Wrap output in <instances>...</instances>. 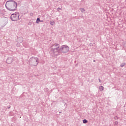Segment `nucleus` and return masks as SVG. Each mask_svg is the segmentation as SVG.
I'll list each match as a JSON object with an SVG mask.
<instances>
[{"label":"nucleus","mask_w":126,"mask_h":126,"mask_svg":"<svg viewBox=\"0 0 126 126\" xmlns=\"http://www.w3.org/2000/svg\"><path fill=\"white\" fill-rule=\"evenodd\" d=\"M50 48H51L50 55L52 57H57L60 55V44L55 43L53 44Z\"/></svg>","instance_id":"obj_1"},{"label":"nucleus","mask_w":126,"mask_h":126,"mask_svg":"<svg viewBox=\"0 0 126 126\" xmlns=\"http://www.w3.org/2000/svg\"><path fill=\"white\" fill-rule=\"evenodd\" d=\"M5 7L8 10L14 11L17 8V3L13 0H10L6 2Z\"/></svg>","instance_id":"obj_2"},{"label":"nucleus","mask_w":126,"mask_h":126,"mask_svg":"<svg viewBox=\"0 0 126 126\" xmlns=\"http://www.w3.org/2000/svg\"><path fill=\"white\" fill-rule=\"evenodd\" d=\"M39 63V58L37 57H32L30 60V64L32 66H36Z\"/></svg>","instance_id":"obj_3"},{"label":"nucleus","mask_w":126,"mask_h":126,"mask_svg":"<svg viewBox=\"0 0 126 126\" xmlns=\"http://www.w3.org/2000/svg\"><path fill=\"white\" fill-rule=\"evenodd\" d=\"M19 19V13L15 12L11 15V20L12 21H17Z\"/></svg>","instance_id":"obj_4"},{"label":"nucleus","mask_w":126,"mask_h":126,"mask_svg":"<svg viewBox=\"0 0 126 126\" xmlns=\"http://www.w3.org/2000/svg\"><path fill=\"white\" fill-rule=\"evenodd\" d=\"M59 50H60L62 53H67V52L69 51V47L66 45H63Z\"/></svg>","instance_id":"obj_5"},{"label":"nucleus","mask_w":126,"mask_h":126,"mask_svg":"<svg viewBox=\"0 0 126 126\" xmlns=\"http://www.w3.org/2000/svg\"><path fill=\"white\" fill-rule=\"evenodd\" d=\"M6 63H12V59L11 58H8L6 60Z\"/></svg>","instance_id":"obj_6"},{"label":"nucleus","mask_w":126,"mask_h":126,"mask_svg":"<svg viewBox=\"0 0 126 126\" xmlns=\"http://www.w3.org/2000/svg\"><path fill=\"white\" fill-rule=\"evenodd\" d=\"M17 42L18 43H22V42H23V38L22 37H19V38H18Z\"/></svg>","instance_id":"obj_7"},{"label":"nucleus","mask_w":126,"mask_h":126,"mask_svg":"<svg viewBox=\"0 0 126 126\" xmlns=\"http://www.w3.org/2000/svg\"><path fill=\"white\" fill-rule=\"evenodd\" d=\"M99 89L100 91H103V90H104V87H103L102 86H100L99 87Z\"/></svg>","instance_id":"obj_8"},{"label":"nucleus","mask_w":126,"mask_h":126,"mask_svg":"<svg viewBox=\"0 0 126 126\" xmlns=\"http://www.w3.org/2000/svg\"><path fill=\"white\" fill-rule=\"evenodd\" d=\"M88 121L87 120H86V119H85V120H84L83 121V124H87V123H88Z\"/></svg>","instance_id":"obj_9"},{"label":"nucleus","mask_w":126,"mask_h":126,"mask_svg":"<svg viewBox=\"0 0 126 126\" xmlns=\"http://www.w3.org/2000/svg\"><path fill=\"white\" fill-rule=\"evenodd\" d=\"M40 21H41V20H40V18H38L36 20V23H39V22H40Z\"/></svg>","instance_id":"obj_10"},{"label":"nucleus","mask_w":126,"mask_h":126,"mask_svg":"<svg viewBox=\"0 0 126 126\" xmlns=\"http://www.w3.org/2000/svg\"><path fill=\"white\" fill-rule=\"evenodd\" d=\"M50 24H51V25H54V24H55V21H51L50 22Z\"/></svg>","instance_id":"obj_11"},{"label":"nucleus","mask_w":126,"mask_h":126,"mask_svg":"<svg viewBox=\"0 0 126 126\" xmlns=\"http://www.w3.org/2000/svg\"><path fill=\"white\" fill-rule=\"evenodd\" d=\"M80 10L82 12H85V9H84V8H81Z\"/></svg>","instance_id":"obj_12"},{"label":"nucleus","mask_w":126,"mask_h":126,"mask_svg":"<svg viewBox=\"0 0 126 126\" xmlns=\"http://www.w3.org/2000/svg\"><path fill=\"white\" fill-rule=\"evenodd\" d=\"M125 65H126V64L125 63H123V64H121V67H123L125 66Z\"/></svg>","instance_id":"obj_13"},{"label":"nucleus","mask_w":126,"mask_h":126,"mask_svg":"<svg viewBox=\"0 0 126 126\" xmlns=\"http://www.w3.org/2000/svg\"><path fill=\"white\" fill-rule=\"evenodd\" d=\"M60 9L61 10V9H62L61 8H60V7H58V8H57V11H60Z\"/></svg>","instance_id":"obj_14"},{"label":"nucleus","mask_w":126,"mask_h":126,"mask_svg":"<svg viewBox=\"0 0 126 126\" xmlns=\"http://www.w3.org/2000/svg\"><path fill=\"white\" fill-rule=\"evenodd\" d=\"M119 124V123L118 122H115V125H118Z\"/></svg>","instance_id":"obj_15"},{"label":"nucleus","mask_w":126,"mask_h":126,"mask_svg":"<svg viewBox=\"0 0 126 126\" xmlns=\"http://www.w3.org/2000/svg\"><path fill=\"white\" fill-rule=\"evenodd\" d=\"M98 80H99V82H100V83H101V79H98Z\"/></svg>","instance_id":"obj_16"},{"label":"nucleus","mask_w":126,"mask_h":126,"mask_svg":"<svg viewBox=\"0 0 126 126\" xmlns=\"http://www.w3.org/2000/svg\"><path fill=\"white\" fill-rule=\"evenodd\" d=\"M40 22H43V21H40Z\"/></svg>","instance_id":"obj_17"},{"label":"nucleus","mask_w":126,"mask_h":126,"mask_svg":"<svg viewBox=\"0 0 126 126\" xmlns=\"http://www.w3.org/2000/svg\"><path fill=\"white\" fill-rule=\"evenodd\" d=\"M31 15H33V14H31Z\"/></svg>","instance_id":"obj_18"},{"label":"nucleus","mask_w":126,"mask_h":126,"mask_svg":"<svg viewBox=\"0 0 126 126\" xmlns=\"http://www.w3.org/2000/svg\"><path fill=\"white\" fill-rule=\"evenodd\" d=\"M31 15H33V14H31Z\"/></svg>","instance_id":"obj_19"},{"label":"nucleus","mask_w":126,"mask_h":126,"mask_svg":"<svg viewBox=\"0 0 126 126\" xmlns=\"http://www.w3.org/2000/svg\"><path fill=\"white\" fill-rule=\"evenodd\" d=\"M94 62H95V60H94Z\"/></svg>","instance_id":"obj_20"}]
</instances>
